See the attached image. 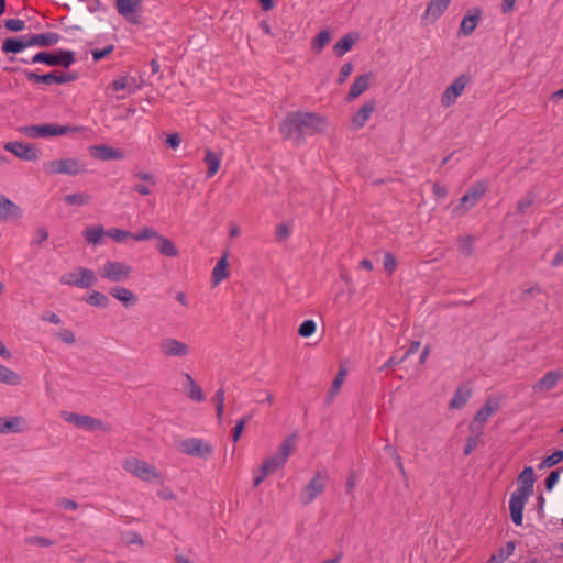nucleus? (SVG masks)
Masks as SVG:
<instances>
[{
	"label": "nucleus",
	"instance_id": "nucleus-8",
	"mask_svg": "<svg viewBox=\"0 0 563 563\" xmlns=\"http://www.w3.org/2000/svg\"><path fill=\"white\" fill-rule=\"evenodd\" d=\"M177 449L183 454L202 460H208L213 452V448L209 442L198 438H188L180 441Z\"/></svg>",
	"mask_w": 563,
	"mask_h": 563
},
{
	"label": "nucleus",
	"instance_id": "nucleus-63",
	"mask_svg": "<svg viewBox=\"0 0 563 563\" xmlns=\"http://www.w3.org/2000/svg\"><path fill=\"white\" fill-rule=\"evenodd\" d=\"M276 240L277 241H285L289 238L290 235V228L287 223H279L277 227H276Z\"/></svg>",
	"mask_w": 563,
	"mask_h": 563
},
{
	"label": "nucleus",
	"instance_id": "nucleus-37",
	"mask_svg": "<svg viewBox=\"0 0 563 563\" xmlns=\"http://www.w3.org/2000/svg\"><path fill=\"white\" fill-rule=\"evenodd\" d=\"M450 2L451 0H430L426 9V14L435 20L443 14Z\"/></svg>",
	"mask_w": 563,
	"mask_h": 563
},
{
	"label": "nucleus",
	"instance_id": "nucleus-3",
	"mask_svg": "<svg viewBox=\"0 0 563 563\" xmlns=\"http://www.w3.org/2000/svg\"><path fill=\"white\" fill-rule=\"evenodd\" d=\"M21 63L45 64L49 67H62L68 69L76 63V53L70 49L41 51L29 60L20 58Z\"/></svg>",
	"mask_w": 563,
	"mask_h": 563
},
{
	"label": "nucleus",
	"instance_id": "nucleus-19",
	"mask_svg": "<svg viewBox=\"0 0 563 563\" xmlns=\"http://www.w3.org/2000/svg\"><path fill=\"white\" fill-rule=\"evenodd\" d=\"M161 351L165 356H187L190 352L189 346L173 338H166L161 342Z\"/></svg>",
	"mask_w": 563,
	"mask_h": 563
},
{
	"label": "nucleus",
	"instance_id": "nucleus-21",
	"mask_svg": "<svg viewBox=\"0 0 563 563\" xmlns=\"http://www.w3.org/2000/svg\"><path fill=\"white\" fill-rule=\"evenodd\" d=\"M27 47H30V45L27 43V36L21 35V36L7 37L2 42L1 51L4 54L16 55V54L23 52Z\"/></svg>",
	"mask_w": 563,
	"mask_h": 563
},
{
	"label": "nucleus",
	"instance_id": "nucleus-18",
	"mask_svg": "<svg viewBox=\"0 0 563 563\" xmlns=\"http://www.w3.org/2000/svg\"><path fill=\"white\" fill-rule=\"evenodd\" d=\"M65 420L69 423L75 424L78 428L85 429V430H106L104 423L96 418H92L90 416L85 415H78V413H66Z\"/></svg>",
	"mask_w": 563,
	"mask_h": 563
},
{
	"label": "nucleus",
	"instance_id": "nucleus-58",
	"mask_svg": "<svg viewBox=\"0 0 563 563\" xmlns=\"http://www.w3.org/2000/svg\"><path fill=\"white\" fill-rule=\"evenodd\" d=\"M54 335L64 343L74 344L76 339L75 334L69 329H62L54 333Z\"/></svg>",
	"mask_w": 563,
	"mask_h": 563
},
{
	"label": "nucleus",
	"instance_id": "nucleus-30",
	"mask_svg": "<svg viewBox=\"0 0 563 563\" xmlns=\"http://www.w3.org/2000/svg\"><path fill=\"white\" fill-rule=\"evenodd\" d=\"M358 40L357 33H347L343 35L333 46V53L335 56L341 57L350 52L353 45Z\"/></svg>",
	"mask_w": 563,
	"mask_h": 563
},
{
	"label": "nucleus",
	"instance_id": "nucleus-17",
	"mask_svg": "<svg viewBox=\"0 0 563 563\" xmlns=\"http://www.w3.org/2000/svg\"><path fill=\"white\" fill-rule=\"evenodd\" d=\"M26 430L27 422L24 417H0V434L22 433Z\"/></svg>",
	"mask_w": 563,
	"mask_h": 563
},
{
	"label": "nucleus",
	"instance_id": "nucleus-36",
	"mask_svg": "<svg viewBox=\"0 0 563 563\" xmlns=\"http://www.w3.org/2000/svg\"><path fill=\"white\" fill-rule=\"evenodd\" d=\"M82 235L89 244L98 245L100 244L101 239L106 235V230L102 225L87 227L84 230Z\"/></svg>",
	"mask_w": 563,
	"mask_h": 563
},
{
	"label": "nucleus",
	"instance_id": "nucleus-22",
	"mask_svg": "<svg viewBox=\"0 0 563 563\" xmlns=\"http://www.w3.org/2000/svg\"><path fill=\"white\" fill-rule=\"evenodd\" d=\"M22 209L4 195H0V220L19 219Z\"/></svg>",
	"mask_w": 563,
	"mask_h": 563
},
{
	"label": "nucleus",
	"instance_id": "nucleus-24",
	"mask_svg": "<svg viewBox=\"0 0 563 563\" xmlns=\"http://www.w3.org/2000/svg\"><path fill=\"white\" fill-rule=\"evenodd\" d=\"M563 374L559 371H550L545 373L534 385V391H549L553 389L559 380H561Z\"/></svg>",
	"mask_w": 563,
	"mask_h": 563
},
{
	"label": "nucleus",
	"instance_id": "nucleus-53",
	"mask_svg": "<svg viewBox=\"0 0 563 563\" xmlns=\"http://www.w3.org/2000/svg\"><path fill=\"white\" fill-rule=\"evenodd\" d=\"M25 543L31 544V545L42 547V548H48V547L53 545L55 543V541L51 540L48 538L42 537V536H32V537H27L25 539Z\"/></svg>",
	"mask_w": 563,
	"mask_h": 563
},
{
	"label": "nucleus",
	"instance_id": "nucleus-61",
	"mask_svg": "<svg viewBox=\"0 0 563 563\" xmlns=\"http://www.w3.org/2000/svg\"><path fill=\"white\" fill-rule=\"evenodd\" d=\"M383 265L384 269L387 273L393 274L397 268V260L391 253H385L383 258Z\"/></svg>",
	"mask_w": 563,
	"mask_h": 563
},
{
	"label": "nucleus",
	"instance_id": "nucleus-10",
	"mask_svg": "<svg viewBox=\"0 0 563 563\" xmlns=\"http://www.w3.org/2000/svg\"><path fill=\"white\" fill-rule=\"evenodd\" d=\"M328 482V475L323 472H317L314 476L309 481V483L305 486L301 495L300 501L303 506H308L311 504L319 495H321Z\"/></svg>",
	"mask_w": 563,
	"mask_h": 563
},
{
	"label": "nucleus",
	"instance_id": "nucleus-44",
	"mask_svg": "<svg viewBox=\"0 0 563 563\" xmlns=\"http://www.w3.org/2000/svg\"><path fill=\"white\" fill-rule=\"evenodd\" d=\"M563 461V450H555L552 454L543 457L539 464V468H550Z\"/></svg>",
	"mask_w": 563,
	"mask_h": 563
},
{
	"label": "nucleus",
	"instance_id": "nucleus-26",
	"mask_svg": "<svg viewBox=\"0 0 563 563\" xmlns=\"http://www.w3.org/2000/svg\"><path fill=\"white\" fill-rule=\"evenodd\" d=\"M376 100L366 101L353 115L352 123L356 129L363 128L371 114L375 111Z\"/></svg>",
	"mask_w": 563,
	"mask_h": 563
},
{
	"label": "nucleus",
	"instance_id": "nucleus-14",
	"mask_svg": "<svg viewBox=\"0 0 563 563\" xmlns=\"http://www.w3.org/2000/svg\"><path fill=\"white\" fill-rule=\"evenodd\" d=\"M499 409V402L492 398H488L484 406L476 412L473 421L470 423L468 429L472 433L481 431L478 424L485 423L489 417Z\"/></svg>",
	"mask_w": 563,
	"mask_h": 563
},
{
	"label": "nucleus",
	"instance_id": "nucleus-13",
	"mask_svg": "<svg viewBox=\"0 0 563 563\" xmlns=\"http://www.w3.org/2000/svg\"><path fill=\"white\" fill-rule=\"evenodd\" d=\"M529 497H530L529 494L521 493L518 489L514 490L510 495V500H509L510 517H511L512 522L516 526H522L523 509H525L526 503Z\"/></svg>",
	"mask_w": 563,
	"mask_h": 563
},
{
	"label": "nucleus",
	"instance_id": "nucleus-15",
	"mask_svg": "<svg viewBox=\"0 0 563 563\" xmlns=\"http://www.w3.org/2000/svg\"><path fill=\"white\" fill-rule=\"evenodd\" d=\"M143 0H115V9L131 24H139L140 19L136 12L140 10Z\"/></svg>",
	"mask_w": 563,
	"mask_h": 563
},
{
	"label": "nucleus",
	"instance_id": "nucleus-46",
	"mask_svg": "<svg viewBox=\"0 0 563 563\" xmlns=\"http://www.w3.org/2000/svg\"><path fill=\"white\" fill-rule=\"evenodd\" d=\"M384 451L393 457V460L395 461V464H396L397 468L399 470L401 476L402 477H407V474H406V471H405V467H404V464H402V461H401V456L398 454V452L395 449V446H393L391 444H386L384 446Z\"/></svg>",
	"mask_w": 563,
	"mask_h": 563
},
{
	"label": "nucleus",
	"instance_id": "nucleus-2",
	"mask_svg": "<svg viewBox=\"0 0 563 563\" xmlns=\"http://www.w3.org/2000/svg\"><path fill=\"white\" fill-rule=\"evenodd\" d=\"M86 129L81 125H60L53 123L33 124L19 128V132L31 139H47L69 133H79Z\"/></svg>",
	"mask_w": 563,
	"mask_h": 563
},
{
	"label": "nucleus",
	"instance_id": "nucleus-1",
	"mask_svg": "<svg viewBox=\"0 0 563 563\" xmlns=\"http://www.w3.org/2000/svg\"><path fill=\"white\" fill-rule=\"evenodd\" d=\"M327 119L316 112H290L279 125V132L284 139H291L296 144H301L306 135H314L325 132Z\"/></svg>",
	"mask_w": 563,
	"mask_h": 563
},
{
	"label": "nucleus",
	"instance_id": "nucleus-40",
	"mask_svg": "<svg viewBox=\"0 0 563 563\" xmlns=\"http://www.w3.org/2000/svg\"><path fill=\"white\" fill-rule=\"evenodd\" d=\"M84 301L92 307L107 308L110 303V299L104 294L92 290V292L84 298Z\"/></svg>",
	"mask_w": 563,
	"mask_h": 563
},
{
	"label": "nucleus",
	"instance_id": "nucleus-56",
	"mask_svg": "<svg viewBox=\"0 0 563 563\" xmlns=\"http://www.w3.org/2000/svg\"><path fill=\"white\" fill-rule=\"evenodd\" d=\"M3 23L4 27L10 32H20L25 29V22L20 19H8Z\"/></svg>",
	"mask_w": 563,
	"mask_h": 563
},
{
	"label": "nucleus",
	"instance_id": "nucleus-48",
	"mask_svg": "<svg viewBox=\"0 0 563 563\" xmlns=\"http://www.w3.org/2000/svg\"><path fill=\"white\" fill-rule=\"evenodd\" d=\"M473 235H466L464 238H461L459 240V251L464 254L465 256H471L474 252L473 247Z\"/></svg>",
	"mask_w": 563,
	"mask_h": 563
},
{
	"label": "nucleus",
	"instance_id": "nucleus-28",
	"mask_svg": "<svg viewBox=\"0 0 563 563\" xmlns=\"http://www.w3.org/2000/svg\"><path fill=\"white\" fill-rule=\"evenodd\" d=\"M536 482L534 471L531 466H526L518 476V490L531 495Z\"/></svg>",
	"mask_w": 563,
	"mask_h": 563
},
{
	"label": "nucleus",
	"instance_id": "nucleus-39",
	"mask_svg": "<svg viewBox=\"0 0 563 563\" xmlns=\"http://www.w3.org/2000/svg\"><path fill=\"white\" fill-rule=\"evenodd\" d=\"M346 375H347V371L341 366L331 384L329 391H328L327 402H331L334 399V397L339 393Z\"/></svg>",
	"mask_w": 563,
	"mask_h": 563
},
{
	"label": "nucleus",
	"instance_id": "nucleus-55",
	"mask_svg": "<svg viewBox=\"0 0 563 563\" xmlns=\"http://www.w3.org/2000/svg\"><path fill=\"white\" fill-rule=\"evenodd\" d=\"M563 472V466L561 468H558V470H554V471H551L545 481H544V486H545V489L547 490H552L553 487L556 485V483L559 482V478H560V473Z\"/></svg>",
	"mask_w": 563,
	"mask_h": 563
},
{
	"label": "nucleus",
	"instance_id": "nucleus-43",
	"mask_svg": "<svg viewBox=\"0 0 563 563\" xmlns=\"http://www.w3.org/2000/svg\"><path fill=\"white\" fill-rule=\"evenodd\" d=\"M91 200L90 195L85 192H74L66 195L64 197V201L69 206H85L88 205Z\"/></svg>",
	"mask_w": 563,
	"mask_h": 563
},
{
	"label": "nucleus",
	"instance_id": "nucleus-64",
	"mask_svg": "<svg viewBox=\"0 0 563 563\" xmlns=\"http://www.w3.org/2000/svg\"><path fill=\"white\" fill-rule=\"evenodd\" d=\"M353 71V65L352 63H345L342 65L341 69H340V74H339V77H338V84L339 85H342L346 78L351 75V73Z\"/></svg>",
	"mask_w": 563,
	"mask_h": 563
},
{
	"label": "nucleus",
	"instance_id": "nucleus-16",
	"mask_svg": "<svg viewBox=\"0 0 563 563\" xmlns=\"http://www.w3.org/2000/svg\"><path fill=\"white\" fill-rule=\"evenodd\" d=\"M89 154L99 161H120L125 157V153L120 148H114L110 145L99 144L89 146Z\"/></svg>",
	"mask_w": 563,
	"mask_h": 563
},
{
	"label": "nucleus",
	"instance_id": "nucleus-32",
	"mask_svg": "<svg viewBox=\"0 0 563 563\" xmlns=\"http://www.w3.org/2000/svg\"><path fill=\"white\" fill-rule=\"evenodd\" d=\"M109 294L119 300L124 307L134 306L137 302V297L125 287H113Z\"/></svg>",
	"mask_w": 563,
	"mask_h": 563
},
{
	"label": "nucleus",
	"instance_id": "nucleus-45",
	"mask_svg": "<svg viewBox=\"0 0 563 563\" xmlns=\"http://www.w3.org/2000/svg\"><path fill=\"white\" fill-rule=\"evenodd\" d=\"M212 401L216 405V416L218 421L221 423L224 412V390L219 388L212 397Z\"/></svg>",
	"mask_w": 563,
	"mask_h": 563
},
{
	"label": "nucleus",
	"instance_id": "nucleus-29",
	"mask_svg": "<svg viewBox=\"0 0 563 563\" xmlns=\"http://www.w3.org/2000/svg\"><path fill=\"white\" fill-rule=\"evenodd\" d=\"M21 71L24 74L26 79L33 84H42L46 86L57 85L56 70L43 75L29 69H23Z\"/></svg>",
	"mask_w": 563,
	"mask_h": 563
},
{
	"label": "nucleus",
	"instance_id": "nucleus-12",
	"mask_svg": "<svg viewBox=\"0 0 563 563\" xmlns=\"http://www.w3.org/2000/svg\"><path fill=\"white\" fill-rule=\"evenodd\" d=\"M131 272L132 267L125 263L108 261L100 271V276L112 283H120L125 280Z\"/></svg>",
	"mask_w": 563,
	"mask_h": 563
},
{
	"label": "nucleus",
	"instance_id": "nucleus-23",
	"mask_svg": "<svg viewBox=\"0 0 563 563\" xmlns=\"http://www.w3.org/2000/svg\"><path fill=\"white\" fill-rule=\"evenodd\" d=\"M27 36V43L31 46H38V47H51L56 45L60 36L57 33L47 32V33H41V34H31Z\"/></svg>",
	"mask_w": 563,
	"mask_h": 563
},
{
	"label": "nucleus",
	"instance_id": "nucleus-41",
	"mask_svg": "<svg viewBox=\"0 0 563 563\" xmlns=\"http://www.w3.org/2000/svg\"><path fill=\"white\" fill-rule=\"evenodd\" d=\"M0 383L16 386L21 383V376L14 371L0 364Z\"/></svg>",
	"mask_w": 563,
	"mask_h": 563
},
{
	"label": "nucleus",
	"instance_id": "nucleus-33",
	"mask_svg": "<svg viewBox=\"0 0 563 563\" xmlns=\"http://www.w3.org/2000/svg\"><path fill=\"white\" fill-rule=\"evenodd\" d=\"M229 262H228V253H224L217 262L216 266L212 269V282L213 284H219L223 279H225L229 275Z\"/></svg>",
	"mask_w": 563,
	"mask_h": 563
},
{
	"label": "nucleus",
	"instance_id": "nucleus-51",
	"mask_svg": "<svg viewBox=\"0 0 563 563\" xmlns=\"http://www.w3.org/2000/svg\"><path fill=\"white\" fill-rule=\"evenodd\" d=\"M317 329V324L313 320L308 319L305 320L298 328V334L302 338L311 336Z\"/></svg>",
	"mask_w": 563,
	"mask_h": 563
},
{
	"label": "nucleus",
	"instance_id": "nucleus-49",
	"mask_svg": "<svg viewBox=\"0 0 563 563\" xmlns=\"http://www.w3.org/2000/svg\"><path fill=\"white\" fill-rule=\"evenodd\" d=\"M106 235L112 238L118 243H122L131 238L132 233L123 229L111 228L106 230Z\"/></svg>",
	"mask_w": 563,
	"mask_h": 563
},
{
	"label": "nucleus",
	"instance_id": "nucleus-59",
	"mask_svg": "<svg viewBox=\"0 0 563 563\" xmlns=\"http://www.w3.org/2000/svg\"><path fill=\"white\" fill-rule=\"evenodd\" d=\"M56 78L57 85H64L77 80L79 74L77 71L59 73L56 70Z\"/></svg>",
	"mask_w": 563,
	"mask_h": 563
},
{
	"label": "nucleus",
	"instance_id": "nucleus-60",
	"mask_svg": "<svg viewBox=\"0 0 563 563\" xmlns=\"http://www.w3.org/2000/svg\"><path fill=\"white\" fill-rule=\"evenodd\" d=\"M56 78L57 85H64L77 80L79 74L77 71L59 73L56 70Z\"/></svg>",
	"mask_w": 563,
	"mask_h": 563
},
{
	"label": "nucleus",
	"instance_id": "nucleus-6",
	"mask_svg": "<svg viewBox=\"0 0 563 563\" xmlns=\"http://www.w3.org/2000/svg\"><path fill=\"white\" fill-rule=\"evenodd\" d=\"M123 468L144 482H161V475L156 468L142 460L126 459Z\"/></svg>",
	"mask_w": 563,
	"mask_h": 563
},
{
	"label": "nucleus",
	"instance_id": "nucleus-57",
	"mask_svg": "<svg viewBox=\"0 0 563 563\" xmlns=\"http://www.w3.org/2000/svg\"><path fill=\"white\" fill-rule=\"evenodd\" d=\"M113 51H114V45H112V44L107 45L102 49H99V48L92 49L91 51L92 59L96 63L100 62L103 58H106L107 56H109Z\"/></svg>",
	"mask_w": 563,
	"mask_h": 563
},
{
	"label": "nucleus",
	"instance_id": "nucleus-42",
	"mask_svg": "<svg viewBox=\"0 0 563 563\" xmlns=\"http://www.w3.org/2000/svg\"><path fill=\"white\" fill-rule=\"evenodd\" d=\"M331 40V33L328 30L319 32L312 40L311 49L319 54L329 44Z\"/></svg>",
	"mask_w": 563,
	"mask_h": 563
},
{
	"label": "nucleus",
	"instance_id": "nucleus-5",
	"mask_svg": "<svg viewBox=\"0 0 563 563\" xmlns=\"http://www.w3.org/2000/svg\"><path fill=\"white\" fill-rule=\"evenodd\" d=\"M44 172L48 175L77 176L86 173V165L76 158L54 159L44 164Z\"/></svg>",
	"mask_w": 563,
	"mask_h": 563
},
{
	"label": "nucleus",
	"instance_id": "nucleus-9",
	"mask_svg": "<svg viewBox=\"0 0 563 563\" xmlns=\"http://www.w3.org/2000/svg\"><path fill=\"white\" fill-rule=\"evenodd\" d=\"M472 81V76L468 73H463L457 76L443 91L441 96V104L449 108L456 102V99L464 92L466 86Z\"/></svg>",
	"mask_w": 563,
	"mask_h": 563
},
{
	"label": "nucleus",
	"instance_id": "nucleus-25",
	"mask_svg": "<svg viewBox=\"0 0 563 563\" xmlns=\"http://www.w3.org/2000/svg\"><path fill=\"white\" fill-rule=\"evenodd\" d=\"M372 77V73L363 74L357 76L352 84L350 91L346 96V101L351 102L352 100L360 97L363 92H365L369 87V79Z\"/></svg>",
	"mask_w": 563,
	"mask_h": 563
},
{
	"label": "nucleus",
	"instance_id": "nucleus-7",
	"mask_svg": "<svg viewBox=\"0 0 563 563\" xmlns=\"http://www.w3.org/2000/svg\"><path fill=\"white\" fill-rule=\"evenodd\" d=\"M487 186L484 181H476L460 199V203L454 207L453 214L460 217L473 208L486 194Z\"/></svg>",
	"mask_w": 563,
	"mask_h": 563
},
{
	"label": "nucleus",
	"instance_id": "nucleus-38",
	"mask_svg": "<svg viewBox=\"0 0 563 563\" xmlns=\"http://www.w3.org/2000/svg\"><path fill=\"white\" fill-rule=\"evenodd\" d=\"M516 542L508 541L505 547H501L497 553L488 559V563H504L515 551Z\"/></svg>",
	"mask_w": 563,
	"mask_h": 563
},
{
	"label": "nucleus",
	"instance_id": "nucleus-27",
	"mask_svg": "<svg viewBox=\"0 0 563 563\" xmlns=\"http://www.w3.org/2000/svg\"><path fill=\"white\" fill-rule=\"evenodd\" d=\"M76 272H78V279L73 282V286L78 288H89L97 284L98 278L92 269L78 266L76 267Z\"/></svg>",
	"mask_w": 563,
	"mask_h": 563
},
{
	"label": "nucleus",
	"instance_id": "nucleus-54",
	"mask_svg": "<svg viewBox=\"0 0 563 563\" xmlns=\"http://www.w3.org/2000/svg\"><path fill=\"white\" fill-rule=\"evenodd\" d=\"M534 199L536 195L532 191L528 192L527 196L518 202L517 213L525 214L527 209L534 202Z\"/></svg>",
	"mask_w": 563,
	"mask_h": 563
},
{
	"label": "nucleus",
	"instance_id": "nucleus-34",
	"mask_svg": "<svg viewBox=\"0 0 563 563\" xmlns=\"http://www.w3.org/2000/svg\"><path fill=\"white\" fill-rule=\"evenodd\" d=\"M472 396V390L459 386L449 402L450 409H462Z\"/></svg>",
	"mask_w": 563,
	"mask_h": 563
},
{
	"label": "nucleus",
	"instance_id": "nucleus-35",
	"mask_svg": "<svg viewBox=\"0 0 563 563\" xmlns=\"http://www.w3.org/2000/svg\"><path fill=\"white\" fill-rule=\"evenodd\" d=\"M203 161L208 165L207 177L210 178L214 176L220 168L221 155L217 154L210 148H206Z\"/></svg>",
	"mask_w": 563,
	"mask_h": 563
},
{
	"label": "nucleus",
	"instance_id": "nucleus-62",
	"mask_svg": "<svg viewBox=\"0 0 563 563\" xmlns=\"http://www.w3.org/2000/svg\"><path fill=\"white\" fill-rule=\"evenodd\" d=\"M187 396L191 400L197 401V402L205 400L203 391L196 383H192V386H191V388H189Z\"/></svg>",
	"mask_w": 563,
	"mask_h": 563
},
{
	"label": "nucleus",
	"instance_id": "nucleus-47",
	"mask_svg": "<svg viewBox=\"0 0 563 563\" xmlns=\"http://www.w3.org/2000/svg\"><path fill=\"white\" fill-rule=\"evenodd\" d=\"M158 232L150 227H143L139 232L132 233L131 238L135 241H145L150 239H155L158 236Z\"/></svg>",
	"mask_w": 563,
	"mask_h": 563
},
{
	"label": "nucleus",
	"instance_id": "nucleus-52",
	"mask_svg": "<svg viewBox=\"0 0 563 563\" xmlns=\"http://www.w3.org/2000/svg\"><path fill=\"white\" fill-rule=\"evenodd\" d=\"M482 434V431H478L476 433H472V435L467 437L466 443L463 450V454L465 456L470 455L478 445L479 437Z\"/></svg>",
	"mask_w": 563,
	"mask_h": 563
},
{
	"label": "nucleus",
	"instance_id": "nucleus-20",
	"mask_svg": "<svg viewBox=\"0 0 563 563\" xmlns=\"http://www.w3.org/2000/svg\"><path fill=\"white\" fill-rule=\"evenodd\" d=\"M482 10L479 8H473L468 11V13L462 19L459 35H471L476 29L478 21L481 19Z\"/></svg>",
	"mask_w": 563,
	"mask_h": 563
},
{
	"label": "nucleus",
	"instance_id": "nucleus-50",
	"mask_svg": "<svg viewBox=\"0 0 563 563\" xmlns=\"http://www.w3.org/2000/svg\"><path fill=\"white\" fill-rule=\"evenodd\" d=\"M252 419V413H249L241 418L232 430V440L233 442H238L243 433V430L246 423Z\"/></svg>",
	"mask_w": 563,
	"mask_h": 563
},
{
	"label": "nucleus",
	"instance_id": "nucleus-11",
	"mask_svg": "<svg viewBox=\"0 0 563 563\" xmlns=\"http://www.w3.org/2000/svg\"><path fill=\"white\" fill-rule=\"evenodd\" d=\"M3 148L7 152L12 153L18 158L27 162H37L42 156L41 150L35 144L13 141L7 142L3 145Z\"/></svg>",
	"mask_w": 563,
	"mask_h": 563
},
{
	"label": "nucleus",
	"instance_id": "nucleus-4",
	"mask_svg": "<svg viewBox=\"0 0 563 563\" xmlns=\"http://www.w3.org/2000/svg\"><path fill=\"white\" fill-rule=\"evenodd\" d=\"M296 439V433L288 435L279 445L278 451L263 462V464L260 467V471L271 474L276 472L278 468L283 467L294 449Z\"/></svg>",
	"mask_w": 563,
	"mask_h": 563
},
{
	"label": "nucleus",
	"instance_id": "nucleus-31",
	"mask_svg": "<svg viewBox=\"0 0 563 563\" xmlns=\"http://www.w3.org/2000/svg\"><path fill=\"white\" fill-rule=\"evenodd\" d=\"M155 241H156L155 249L163 256H166V257H177L178 256L179 251L172 240L165 238L162 234H158V236L156 238Z\"/></svg>",
	"mask_w": 563,
	"mask_h": 563
}]
</instances>
